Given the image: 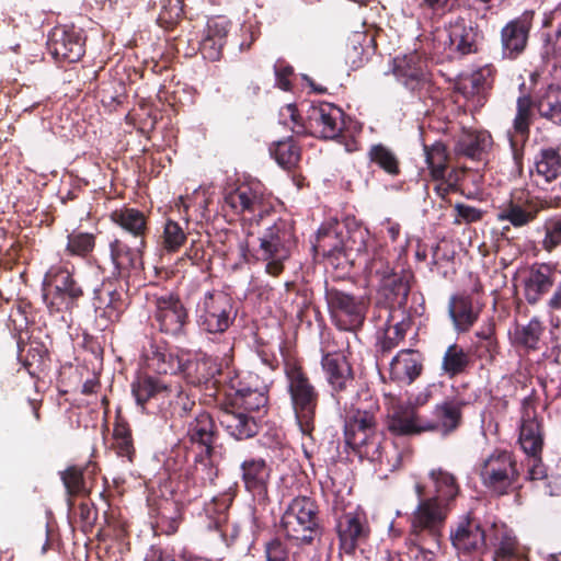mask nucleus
<instances>
[{
	"label": "nucleus",
	"instance_id": "obj_14",
	"mask_svg": "<svg viewBox=\"0 0 561 561\" xmlns=\"http://www.w3.org/2000/svg\"><path fill=\"white\" fill-rule=\"evenodd\" d=\"M153 305V318L160 332L171 336H180L185 333V328L188 324V312L178 295L167 293L156 296Z\"/></svg>",
	"mask_w": 561,
	"mask_h": 561
},
{
	"label": "nucleus",
	"instance_id": "obj_33",
	"mask_svg": "<svg viewBox=\"0 0 561 561\" xmlns=\"http://www.w3.org/2000/svg\"><path fill=\"white\" fill-rule=\"evenodd\" d=\"M375 37L366 32H354L345 45V62L351 69L357 70L369 60L376 50Z\"/></svg>",
	"mask_w": 561,
	"mask_h": 561
},
{
	"label": "nucleus",
	"instance_id": "obj_8",
	"mask_svg": "<svg viewBox=\"0 0 561 561\" xmlns=\"http://www.w3.org/2000/svg\"><path fill=\"white\" fill-rule=\"evenodd\" d=\"M331 322L341 331L362 330L370 301L365 296H355L335 287L324 294Z\"/></svg>",
	"mask_w": 561,
	"mask_h": 561
},
{
	"label": "nucleus",
	"instance_id": "obj_27",
	"mask_svg": "<svg viewBox=\"0 0 561 561\" xmlns=\"http://www.w3.org/2000/svg\"><path fill=\"white\" fill-rule=\"evenodd\" d=\"M268 398L259 390H238L232 399V412L239 421H256L267 413Z\"/></svg>",
	"mask_w": 561,
	"mask_h": 561
},
{
	"label": "nucleus",
	"instance_id": "obj_2",
	"mask_svg": "<svg viewBox=\"0 0 561 561\" xmlns=\"http://www.w3.org/2000/svg\"><path fill=\"white\" fill-rule=\"evenodd\" d=\"M184 300L195 306L197 325L209 334L225 333L237 317L233 298L224 290L209 289L204 282L187 283Z\"/></svg>",
	"mask_w": 561,
	"mask_h": 561
},
{
	"label": "nucleus",
	"instance_id": "obj_47",
	"mask_svg": "<svg viewBox=\"0 0 561 561\" xmlns=\"http://www.w3.org/2000/svg\"><path fill=\"white\" fill-rule=\"evenodd\" d=\"M368 159L391 176L400 174V161L397 154L382 144L373 145L368 150Z\"/></svg>",
	"mask_w": 561,
	"mask_h": 561
},
{
	"label": "nucleus",
	"instance_id": "obj_9",
	"mask_svg": "<svg viewBox=\"0 0 561 561\" xmlns=\"http://www.w3.org/2000/svg\"><path fill=\"white\" fill-rule=\"evenodd\" d=\"M550 199L534 194L527 188H515L499 207V221H508L514 228H523L534 222L541 211L552 208Z\"/></svg>",
	"mask_w": 561,
	"mask_h": 561
},
{
	"label": "nucleus",
	"instance_id": "obj_20",
	"mask_svg": "<svg viewBox=\"0 0 561 561\" xmlns=\"http://www.w3.org/2000/svg\"><path fill=\"white\" fill-rule=\"evenodd\" d=\"M94 306L103 309L101 317L111 322L119 321L122 314L128 306L127 289L118 282V278H108L94 288Z\"/></svg>",
	"mask_w": 561,
	"mask_h": 561
},
{
	"label": "nucleus",
	"instance_id": "obj_37",
	"mask_svg": "<svg viewBox=\"0 0 561 561\" xmlns=\"http://www.w3.org/2000/svg\"><path fill=\"white\" fill-rule=\"evenodd\" d=\"M268 150L277 164L288 171L295 169L301 160V147L293 136L272 142Z\"/></svg>",
	"mask_w": 561,
	"mask_h": 561
},
{
	"label": "nucleus",
	"instance_id": "obj_43",
	"mask_svg": "<svg viewBox=\"0 0 561 561\" xmlns=\"http://www.w3.org/2000/svg\"><path fill=\"white\" fill-rule=\"evenodd\" d=\"M199 32L191 21L180 24V34L169 38L173 49L184 56H193L199 51Z\"/></svg>",
	"mask_w": 561,
	"mask_h": 561
},
{
	"label": "nucleus",
	"instance_id": "obj_31",
	"mask_svg": "<svg viewBox=\"0 0 561 561\" xmlns=\"http://www.w3.org/2000/svg\"><path fill=\"white\" fill-rule=\"evenodd\" d=\"M144 359L150 370L160 376H167L180 373L183 357L164 346L150 342L149 347L144 351Z\"/></svg>",
	"mask_w": 561,
	"mask_h": 561
},
{
	"label": "nucleus",
	"instance_id": "obj_3",
	"mask_svg": "<svg viewBox=\"0 0 561 561\" xmlns=\"http://www.w3.org/2000/svg\"><path fill=\"white\" fill-rule=\"evenodd\" d=\"M279 527L290 547L313 546L321 540L324 530L319 505L309 496H296L284 511Z\"/></svg>",
	"mask_w": 561,
	"mask_h": 561
},
{
	"label": "nucleus",
	"instance_id": "obj_24",
	"mask_svg": "<svg viewBox=\"0 0 561 561\" xmlns=\"http://www.w3.org/2000/svg\"><path fill=\"white\" fill-rule=\"evenodd\" d=\"M321 367L325 380L334 392H341L354 381V371L346 356L341 352H328L322 355Z\"/></svg>",
	"mask_w": 561,
	"mask_h": 561
},
{
	"label": "nucleus",
	"instance_id": "obj_39",
	"mask_svg": "<svg viewBox=\"0 0 561 561\" xmlns=\"http://www.w3.org/2000/svg\"><path fill=\"white\" fill-rule=\"evenodd\" d=\"M470 365L469 353L457 343L450 344L442 358V370L450 379L465 374Z\"/></svg>",
	"mask_w": 561,
	"mask_h": 561
},
{
	"label": "nucleus",
	"instance_id": "obj_49",
	"mask_svg": "<svg viewBox=\"0 0 561 561\" xmlns=\"http://www.w3.org/2000/svg\"><path fill=\"white\" fill-rule=\"evenodd\" d=\"M160 12L157 23L164 31H174L182 24L184 15V0H160Z\"/></svg>",
	"mask_w": 561,
	"mask_h": 561
},
{
	"label": "nucleus",
	"instance_id": "obj_45",
	"mask_svg": "<svg viewBox=\"0 0 561 561\" xmlns=\"http://www.w3.org/2000/svg\"><path fill=\"white\" fill-rule=\"evenodd\" d=\"M430 477L435 485V495L438 502L446 503L449 507V503L456 499L459 493V485L456 478L443 469H434L430 472Z\"/></svg>",
	"mask_w": 561,
	"mask_h": 561
},
{
	"label": "nucleus",
	"instance_id": "obj_12",
	"mask_svg": "<svg viewBox=\"0 0 561 561\" xmlns=\"http://www.w3.org/2000/svg\"><path fill=\"white\" fill-rule=\"evenodd\" d=\"M450 511L446 503H440L436 497H430L419 502L410 517V536L415 540L426 538L431 543L440 542L445 520Z\"/></svg>",
	"mask_w": 561,
	"mask_h": 561
},
{
	"label": "nucleus",
	"instance_id": "obj_52",
	"mask_svg": "<svg viewBox=\"0 0 561 561\" xmlns=\"http://www.w3.org/2000/svg\"><path fill=\"white\" fill-rule=\"evenodd\" d=\"M113 447L119 457H125L128 461H133L135 447L129 423H114Z\"/></svg>",
	"mask_w": 561,
	"mask_h": 561
},
{
	"label": "nucleus",
	"instance_id": "obj_28",
	"mask_svg": "<svg viewBox=\"0 0 561 561\" xmlns=\"http://www.w3.org/2000/svg\"><path fill=\"white\" fill-rule=\"evenodd\" d=\"M492 146V137L485 130L462 128L455 139L454 151L457 157L480 161Z\"/></svg>",
	"mask_w": 561,
	"mask_h": 561
},
{
	"label": "nucleus",
	"instance_id": "obj_29",
	"mask_svg": "<svg viewBox=\"0 0 561 561\" xmlns=\"http://www.w3.org/2000/svg\"><path fill=\"white\" fill-rule=\"evenodd\" d=\"M423 371V355L412 348L401 350L390 363L393 381L412 383Z\"/></svg>",
	"mask_w": 561,
	"mask_h": 561
},
{
	"label": "nucleus",
	"instance_id": "obj_38",
	"mask_svg": "<svg viewBox=\"0 0 561 561\" xmlns=\"http://www.w3.org/2000/svg\"><path fill=\"white\" fill-rule=\"evenodd\" d=\"M535 105L542 118L561 126V88L549 85L536 98Z\"/></svg>",
	"mask_w": 561,
	"mask_h": 561
},
{
	"label": "nucleus",
	"instance_id": "obj_16",
	"mask_svg": "<svg viewBox=\"0 0 561 561\" xmlns=\"http://www.w3.org/2000/svg\"><path fill=\"white\" fill-rule=\"evenodd\" d=\"M47 49L57 61L78 62L85 53L83 31L73 25L55 26L49 34Z\"/></svg>",
	"mask_w": 561,
	"mask_h": 561
},
{
	"label": "nucleus",
	"instance_id": "obj_34",
	"mask_svg": "<svg viewBox=\"0 0 561 561\" xmlns=\"http://www.w3.org/2000/svg\"><path fill=\"white\" fill-rule=\"evenodd\" d=\"M394 314L389 311L382 336L376 343V358L383 359L392 350H394L401 341L404 340L408 330L411 327L409 318L402 317L400 321L393 323Z\"/></svg>",
	"mask_w": 561,
	"mask_h": 561
},
{
	"label": "nucleus",
	"instance_id": "obj_5",
	"mask_svg": "<svg viewBox=\"0 0 561 561\" xmlns=\"http://www.w3.org/2000/svg\"><path fill=\"white\" fill-rule=\"evenodd\" d=\"M131 393L135 398L137 407L141 412L153 414L152 409L157 407L153 403L158 397H168L176 393L175 401H171L172 419H184L191 416V411L195 407V402L191 400L181 390L180 386H173L165 377H153L150 375L139 376L131 383Z\"/></svg>",
	"mask_w": 561,
	"mask_h": 561
},
{
	"label": "nucleus",
	"instance_id": "obj_48",
	"mask_svg": "<svg viewBox=\"0 0 561 561\" xmlns=\"http://www.w3.org/2000/svg\"><path fill=\"white\" fill-rule=\"evenodd\" d=\"M518 442L528 456L541 454L543 446L541 423H520Z\"/></svg>",
	"mask_w": 561,
	"mask_h": 561
},
{
	"label": "nucleus",
	"instance_id": "obj_19",
	"mask_svg": "<svg viewBox=\"0 0 561 561\" xmlns=\"http://www.w3.org/2000/svg\"><path fill=\"white\" fill-rule=\"evenodd\" d=\"M240 477L247 492L260 505L270 503L272 467L261 457H250L240 465Z\"/></svg>",
	"mask_w": 561,
	"mask_h": 561
},
{
	"label": "nucleus",
	"instance_id": "obj_26",
	"mask_svg": "<svg viewBox=\"0 0 561 561\" xmlns=\"http://www.w3.org/2000/svg\"><path fill=\"white\" fill-rule=\"evenodd\" d=\"M559 271L548 263L535 264L530 267L525 279V298L530 305H536L547 295L557 282Z\"/></svg>",
	"mask_w": 561,
	"mask_h": 561
},
{
	"label": "nucleus",
	"instance_id": "obj_46",
	"mask_svg": "<svg viewBox=\"0 0 561 561\" xmlns=\"http://www.w3.org/2000/svg\"><path fill=\"white\" fill-rule=\"evenodd\" d=\"M536 107L535 101L528 94L518 96L516 101V115L513 121L515 134L523 139H527L533 124V108Z\"/></svg>",
	"mask_w": 561,
	"mask_h": 561
},
{
	"label": "nucleus",
	"instance_id": "obj_40",
	"mask_svg": "<svg viewBox=\"0 0 561 561\" xmlns=\"http://www.w3.org/2000/svg\"><path fill=\"white\" fill-rule=\"evenodd\" d=\"M188 221H184V227L173 220L167 219L163 225L162 233L159 237V245L167 253H176L187 241Z\"/></svg>",
	"mask_w": 561,
	"mask_h": 561
},
{
	"label": "nucleus",
	"instance_id": "obj_23",
	"mask_svg": "<svg viewBox=\"0 0 561 561\" xmlns=\"http://www.w3.org/2000/svg\"><path fill=\"white\" fill-rule=\"evenodd\" d=\"M340 549L346 554H354L355 550L365 543L369 537V526L358 515L345 514L336 525Z\"/></svg>",
	"mask_w": 561,
	"mask_h": 561
},
{
	"label": "nucleus",
	"instance_id": "obj_55",
	"mask_svg": "<svg viewBox=\"0 0 561 561\" xmlns=\"http://www.w3.org/2000/svg\"><path fill=\"white\" fill-rule=\"evenodd\" d=\"M542 231L541 248L546 252L552 253L561 245V216L547 218L542 224Z\"/></svg>",
	"mask_w": 561,
	"mask_h": 561
},
{
	"label": "nucleus",
	"instance_id": "obj_56",
	"mask_svg": "<svg viewBox=\"0 0 561 561\" xmlns=\"http://www.w3.org/2000/svg\"><path fill=\"white\" fill-rule=\"evenodd\" d=\"M467 407H469V402L460 396L449 397L435 407V415L447 421H460L462 410Z\"/></svg>",
	"mask_w": 561,
	"mask_h": 561
},
{
	"label": "nucleus",
	"instance_id": "obj_22",
	"mask_svg": "<svg viewBox=\"0 0 561 561\" xmlns=\"http://www.w3.org/2000/svg\"><path fill=\"white\" fill-rule=\"evenodd\" d=\"M146 247V240H140L138 247L131 248L123 240L114 238L108 244L113 275L117 278H129L133 272L142 270Z\"/></svg>",
	"mask_w": 561,
	"mask_h": 561
},
{
	"label": "nucleus",
	"instance_id": "obj_35",
	"mask_svg": "<svg viewBox=\"0 0 561 561\" xmlns=\"http://www.w3.org/2000/svg\"><path fill=\"white\" fill-rule=\"evenodd\" d=\"M113 224L122 228L135 238L146 240L148 233V217L139 209L122 207L110 214Z\"/></svg>",
	"mask_w": 561,
	"mask_h": 561
},
{
	"label": "nucleus",
	"instance_id": "obj_50",
	"mask_svg": "<svg viewBox=\"0 0 561 561\" xmlns=\"http://www.w3.org/2000/svg\"><path fill=\"white\" fill-rule=\"evenodd\" d=\"M96 237L90 232L72 231L67 237L66 253L70 256L87 257L95 248Z\"/></svg>",
	"mask_w": 561,
	"mask_h": 561
},
{
	"label": "nucleus",
	"instance_id": "obj_54",
	"mask_svg": "<svg viewBox=\"0 0 561 561\" xmlns=\"http://www.w3.org/2000/svg\"><path fill=\"white\" fill-rule=\"evenodd\" d=\"M366 272L369 277H377L379 280L396 272L390 265L389 250L386 247L380 245L374 250L366 264Z\"/></svg>",
	"mask_w": 561,
	"mask_h": 561
},
{
	"label": "nucleus",
	"instance_id": "obj_60",
	"mask_svg": "<svg viewBox=\"0 0 561 561\" xmlns=\"http://www.w3.org/2000/svg\"><path fill=\"white\" fill-rule=\"evenodd\" d=\"M61 480L69 495H83L87 493L83 470L77 466L67 468L61 473Z\"/></svg>",
	"mask_w": 561,
	"mask_h": 561
},
{
	"label": "nucleus",
	"instance_id": "obj_17",
	"mask_svg": "<svg viewBox=\"0 0 561 561\" xmlns=\"http://www.w3.org/2000/svg\"><path fill=\"white\" fill-rule=\"evenodd\" d=\"M534 18L535 12L526 10L502 27L500 36L503 58L515 60L526 50Z\"/></svg>",
	"mask_w": 561,
	"mask_h": 561
},
{
	"label": "nucleus",
	"instance_id": "obj_7",
	"mask_svg": "<svg viewBox=\"0 0 561 561\" xmlns=\"http://www.w3.org/2000/svg\"><path fill=\"white\" fill-rule=\"evenodd\" d=\"M43 285L46 290L44 300L50 313L71 311L84 296V290L73 273L62 265L50 266Z\"/></svg>",
	"mask_w": 561,
	"mask_h": 561
},
{
	"label": "nucleus",
	"instance_id": "obj_11",
	"mask_svg": "<svg viewBox=\"0 0 561 561\" xmlns=\"http://www.w3.org/2000/svg\"><path fill=\"white\" fill-rule=\"evenodd\" d=\"M482 484L497 495H505L519 478L514 455L507 450H494L482 460L479 469Z\"/></svg>",
	"mask_w": 561,
	"mask_h": 561
},
{
	"label": "nucleus",
	"instance_id": "obj_4",
	"mask_svg": "<svg viewBox=\"0 0 561 561\" xmlns=\"http://www.w3.org/2000/svg\"><path fill=\"white\" fill-rule=\"evenodd\" d=\"M305 113L302 117L295 104H287L282 108L280 115L289 117L293 133L300 136L333 140L344 128V112L333 103H310Z\"/></svg>",
	"mask_w": 561,
	"mask_h": 561
},
{
	"label": "nucleus",
	"instance_id": "obj_64",
	"mask_svg": "<svg viewBox=\"0 0 561 561\" xmlns=\"http://www.w3.org/2000/svg\"><path fill=\"white\" fill-rule=\"evenodd\" d=\"M77 510L81 523V530L85 534L91 533L98 519V510L94 504L88 501H82L78 505Z\"/></svg>",
	"mask_w": 561,
	"mask_h": 561
},
{
	"label": "nucleus",
	"instance_id": "obj_63",
	"mask_svg": "<svg viewBox=\"0 0 561 561\" xmlns=\"http://www.w3.org/2000/svg\"><path fill=\"white\" fill-rule=\"evenodd\" d=\"M266 561H291L284 541L278 538H272L264 545Z\"/></svg>",
	"mask_w": 561,
	"mask_h": 561
},
{
	"label": "nucleus",
	"instance_id": "obj_41",
	"mask_svg": "<svg viewBox=\"0 0 561 561\" xmlns=\"http://www.w3.org/2000/svg\"><path fill=\"white\" fill-rule=\"evenodd\" d=\"M535 172L546 183H551L561 174V154L556 148L541 149L535 159Z\"/></svg>",
	"mask_w": 561,
	"mask_h": 561
},
{
	"label": "nucleus",
	"instance_id": "obj_10",
	"mask_svg": "<svg viewBox=\"0 0 561 561\" xmlns=\"http://www.w3.org/2000/svg\"><path fill=\"white\" fill-rule=\"evenodd\" d=\"M285 374L296 420L313 421L319 402L318 390L299 363L286 362Z\"/></svg>",
	"mask_w": 561,
	"mask_h": 561
},
{
	"label": "nucleus",
	"instance_id": "obj_36",
	"mask_svg": "<svg viewBox=\"0 0 561 561\" xmlns=\"http://www.w3.org/2000/svg\"><path fill=\"white\" fill-rule=\"evenodd\" d=\"M545 332V325L537 318H533L526 324H516L511 333L512 345L525 353L538 351L540 348L541 336Z\"/></svg>",
	"mask_w": 561,
	"mask_h": 561
},
{
	"label": "nucleus",
	"instance_id": "obj_30",
	"mask_svg": "<svg viewBox=\"0 0 561 561\" xmlns=\"http://www.w3.org/2000/svg\"><path fill=\"white\" fill-rule=\"evenodd\" d=\"M219 368L214 358L208 356H194L183 358L180 374L188 385L194 387L207 386L214 383L216 374Z\"/></svg>",
	"mask_w": 561,
	"mask_h": 561
},
{
	"label": "nucleus",
	"instance_id": "obj_44",
	"mask_svg": "<svg viewBox=\"0 0 561 561\" xmlns=\"http://www.w3.org/2000/svg\"><path fill=\"white\" fill-rule=\"evenodd\" d=\"M425 161L433 180L444 179L448 171L449 154L447 147L442 141H436L432 146H424Z\"/></svg>",
	"mask_w": 561,
	"mask_h": 561
},
{
	"label": "nucleus",
	"instance_id": "obj_51",
	"mask_svg": "<svg viewBox=\"0 0 561 561\" xmlns=\"http://www.w3.org/2000/svg\"><path fill=\"white\" fill-rule=\"evenodd\" d=\"M187 436L192 444H198L205 448V454L213 455L214 443L217 438L216 423H191Z\"/></svg>",
	"mask_w": 561,
	"mask_h": 561
},
{
	"label": "nucleus",
	"instance_id": "obj_13",
	"mask_svg": "<svg viewBox=\"0 0 561 561\" xmlns=\"http://www.w3.org/2000/svg\"><path fill=\"white\" fill-rule=\"evenodd\" d=\"M449 539L461 561H472L486 549V535L481 523L466 516L450 527Z\"/></svg>",
	"mask_w": 561,
	"mask_h": 561
},
{
	"label": "nucleus",
	"instance_id": "obj_25",
	"mask_svg": "<svg viewBox=\"0 0 561 561\" xmlns=\"http://www.w3.org/2000/svg\"><path fill=\"white\" fill-rule=\"evenodd\" d=\"M230 23L216 16L208 20L199 39V53L209 61H217L222 56L224 46L227 43Z\"/></svg>",
	"mask_w": 561,
	"mask_h": 561
},
{
	"label": "nucleus",
	"instance_id": "obj_59",
	"mask_svg": "<svg viewBox=\"0 0 561 561\" xmlns=\"http://www.w3.org/2000/svg\"><path fill=\"white\" fill-rule=\"evenodd\" d=\"M181 514L175 503L167 502L158 511V524L167 534L178 531Z\"/></svg>",
	"mask_w": 561,
	"mask_h": 561
},
{
	"label": "nucleus",
	"instance_id": "obj_21",
	"mask_svg": "<svg viewBox=\"0 0 561 561\" xmlns=\"http://www.w3.org/2000/svg\"><path fill=\"white\" fill-rule=\"evenodd\" d=\"M484 304L468 291L453 294L448 299L447 310L457 333H467L477 323Z\"/></svg>",
	"mask_w": 561,
	"mask_h": 561
},
{
	"label": "nucleus",
	"instance_id": "obj_6",
	"mask_svg": "<svg viewBox=\"0 0 561 561\" xmlns=\"http://www.w3.org/2000/svg\"><path fill=\"white\" fill-rule=\"evenodd\" d=\"M480 31L478 25L458 16L444 30H437L432 39V51L442 59H454L478 51Z\"/></svg>",
	"mask_w": 561,
	"mask_h": 561
},
{
	"label": "nucleus",
	"instance_id": "obj_57",
	"mask_svg": "<svg viewBox=\"0 0 561 561\" xmlns=\"http://www.w3.org/2000/svg\"><path fill=\"white\" fill-rule=\"evenodd\" d=\"M316 248L321 251L324 256H337L344 250V244L335 231L331 229H320Z\"/></svg>",
	"mask_w": 561,
	"mask_h": 561
},
{
	"label": "nucleus",
	"instance_id": "obj_1",
	"mask_svg": "<svg viewBox=\"0 0 561 561\" xmlns=\"http://www.w3.org/2000/svg\"><path fill=\"white\" fill-rule=\"evenodd\" d=\"M278 201L267 191L265 185L251 180L238 184L224 195L222 209L240 216L242 220L262 226L257 238L259 245L253 249L256 262L265 263V272L277 277L285 270V262L291 256L297 245L295 224L288 218L270 220L275 214Z\"/></svg>",
	"mask_w": 561,
	"mask_h": 561
},
{
	"label": "nucleus",
	"instance_id": "obj_58",
	"mask_svg": "<svg viewBox=\"0 0 561 561\" xmlns=\"http://www.w3.org/2000/svg\"><path fill=\"white\" fill-rule=\"evenodd\" d=\"M410 542L408 554L411 561H433L435 549L439 548L440 542L431 543L426 538L415 540L414 536L408 537Z\"/></svg>",
	"mask_w": 561,
	"mask_h": 561
},
{
	"label": "nucleus",
	"instance_id": "obj_32",
	"mask_svg": "<svg viewBox=\"0 0 561 561\" xmlns=\"http://www.w3.org/2000/svg\"><path fill=\"white\" fill-rule=\"evenodd\" d=\"M412 278L410 271L394 272L379 280L378 293L388 304L403 307L408 302Z\"/></svg>",
	"mask_w": 561,
	"mask_h": 561
},
{
	"label": "nucleus",
	"instance_id": "obj_62",
	"mask_svg": "<svg viewBox=\"0 0 561 561\" xmlns=\"http://www.w3.org/2000/svg\"><path fill=\"white\" fill-rule=\"evenodd\" d=\"M195 474L203 483H213L218 476V469L211 460V456L199 454L195 458Z\"/></svg>",
	"mask_w": 561,
	"mask_h": 561
},
{
	"label": "nucleus",
	"instance_id": "obj_53",
	"mask_svg": "<svg viewBox=\"0 0 561 561\" xmlns=\"http://www.w3.org/2000/svg\"><path fill=\"white\" fill-rule=\"evenodd\" d=\"M522 558L517 538L510 531H503L495 545L493 561H519Z\"/></svg>",
	"mask_w": 561,
	"mask_h": 561
},
{
	"label": "nucleus",
	"instance_id": "obj_42",
	"mask_svg": "<svg viewBox=\"0 0 561 561\" xmlns=\"http://www.w3.org/2000/svg\"><path fill=\"white\" fill-rule=\"evenodd\" d=\"M388 430L393 436H415L423 432H440L443 436L453 433L459 423H388Z\"/></svg>",
	"mask_w": 561,
	"mask_h": 561
},
{
	"label": "nucleus",
	"instance_id": "obj_18",
	"mask_svg": "<svg viewBox=\"0 0 561 561\" xmlns=\"http://www.w3.org/2000/svg\"><path fill=\"white\" fill-rule=\"evenodd\" d=\"M392 73L407 89L417 93L427 90L432 81L427 62L417 53L396 57Z\"/></svg>",
	"mask_w": 561,
	"mask_h": 561
},
{
	"label": "nucleus",
	"instance_id": "obj_61",
	"mask_svg": "<svg viewBox=\"0 0 561 561\" xmlns=\"http://www.w3.org/2000/svg\"><path fill=\"white\" fill-rule=\"evenodd\" d=\"M454 225L457 226L462 224L470 225L481 221L484 216V211L482 209L463 203H457L454 206Z\"/></svg>",
	"mask_w": 561,
	"mask_h": 561
},
{
	"label": "nucleus",
	"instance_id": "obj_15",
	"mask_svg": "<svg viewBox=\"0 0 561 561\" xmlns=\"http://www.w3.org/2000/svg\"><path fill=\"white\" fill-rule=\"evenodd\" d=\"M345 443L360 458L381 461L383 433L376 428V423H344Z\"/></svg>",
	"mask_w": 561,
	"mask_h": 561
}]
</instances>
